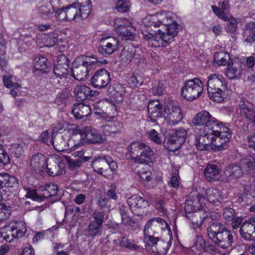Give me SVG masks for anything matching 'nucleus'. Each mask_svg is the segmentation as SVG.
Masks as SVG:
<instances>
[{
    "label": "nucleus",
    "mask_w": 255,
    "mask_h": 255,
    "mask_svg": "<svg viewBox=\"0 0 255 255\" xmlns=\"http://www.w3.org/2000/svg\"><path fill=\"white\" fill-rule=\"evenodd\" d=\"M13 230V237L14 239H19L23 236L26 231L25 223L22 221L17 222L11 224Z\"/></svg>",
    "instance_id": "39"
},
{
    "label": "nucleus",
    "mask_w": 255,
    "mask_h": 255,
    "mask_svg": "<svg viewBox=\"0 0 255 255\" xmlns=\"http://www.w3.org/2000/svg\"><path fill=\"white\" fill-rule=\"evenodd\" d=\"M192 249L193 251L197 250L199 252H201L204 250L206 251L207 249L205 247L204 240L201 237L198 238L196 242L192 247Z\"/></svg>",
    "instance_id": "63"
},
{
    "label": "nucleus",
    "mask_w": 255,
    "mask_h": 255,
    "mask_svg": "<svg viewBox=\"0 0 255 255\" xmlns=\"http://www.w3.org/2000/svg\"><path fill=\"white\" fill-rule=\"evenodd\" d=\"M221 8L215 5H212L211 8L213 12L221 19L227 21L228 19V16L226 15L225 12L229 10V5L228 1L224 0L221 4Z\"/></svg>",
    "instance_id": "37"
},
{
    "label": "nucleus",
    "mask_w": 255,
    "mask_h": 255,
    "mask_svg": "<svg viewBox=\"0 0 255 255\" xmlns=\"http://www.w3.org/2000/svg\"><path fill=\"white\" fill-rule=\"evenodd\" d=\"M228 23L226 24V29L228 33H234L237 29V22L233 17H228Z\"/></svg>",
    "instance_id": "56"
},
{
    "label": "nucleus",
    "mask_w": 255,
    "mask_h": 255,
    "mask_svg": "<svg viewBox=\"0 0 255 255\" xmlns=\"http://www.w3.org/2000/svg\"><path fill=\"white\" fill-rule=\"evenodd\" d=\"M148 117L152 122L156 121L158 118L162 116V106L159 101H151L148 106Z\"/></svg>",
    "instance_id": "29"
},
{
    "label": "nucleus",
    "mask_w": 255,
    "mask_h": 255,
    "mask_svg": "<svg viewBox=\"0 0 255 255\" xmlns=\"http://www.w3.org/2000/svg\"><path fill=\"white\" fill-rule=\"evenodd\" d=\"M119 242V245L122 247L131 250H136L139 247L134 243V241L131 239H129L127 237H123L120 240L118 241L114 240V242Z\"/></svg>",
    "instance_id": "45"
},
{
    "label": "nucleus",
    "mask_w": 255,
    "mask_h": 255,
    "mask_svg": "<svg viewBox=\"0 0 255 255\" xmlns=\"http://www.w3.org/2000/svg\"><path fill=\"white\" fill-rule=\"evenodd\" d=\"M208 237L216 245L223 249L232 246L234 237L231 231L219 222L212 223L207 228Z\"/></svg>",
    "instance_id": "3"
},
{
    "label": "nucleus",
    "mask_w": 255,
    "mask_h": 255,
    "mask_svg": "<svg viewBox=\"0 0 255 255\" xmlns=\"http://www.w3.org/2000/svg\"><path fill=\"white\" fill-rule=\"evenodd\" d=\"M243 166L241 164H231L226 166L223 174V180L225 182H234L242 177Z\"/></svg>",
    "instance_id": "17"
},
{
    "label": "nucleus",
    "mask_w": 255,
    "mask_h": 255,
    "mask_svg": "<svg viewBox=\"0 0 255 255\" xmlns=\"http://www.w3.org/2000/svg\"><path fill=\"white\" fill-rule=\"evenodd\" d=\"M25 196L28 198H30L34 201H42L41 192L39 191V193L38 194L35 190L28 189Z\"/></svg>",
    "instance_id": "62"
},
{
    "label": "nucleus",
    "mask_w": 255,
    "mask_h": 255,
    "mask_svg": "<svg viewBox=\"0 0 255 255\" xmlns=\"http://www.w3.org/2000/svg\"><path fill=\"white\" fill-rule=\"evenodd\" d=\"M111 80L110 73L101 69L97 71L91 79V84L97 88L101 89L107 87Z\"/></svg>",
    "instance_id": "20"
},
{
    "label": "nucleus",
    "mask_w": 255,
    "mask_h": 255,
    "mask_svg": "<svg viewBox=\"0 0 255 255\" xmlns=\"http://www.w3.org/2000/svg\"><path fill=\"white\" fill-rule=\"evenodd\" d=\"M122 128V124L117 121L110 122L103 126V131L105 134L120 133Z\"/></svg>",
    "instance_id": "42"
},
{
    "label": "nucleus",
    "mask_w": 255,
    "mask_h": 255,
    "mask_svg": "<svg viewBox=\"0 0 255 255\" xmlns=\"http://www.w3.org/2000/svg\"><path fill=\"white\" fill-rule=\"evenodd\" d=\"M135 52V48L131 44L126 46L121 52L120 56L121 61L125 64L129 63L134 58Z\"/></svg>",
    "instance_id": "35"
},
{
    "label": "nucleus",
    "mask_w": 255,
    "mask_h": 255,
    "mask_svg": "<svg viewBox=\"0 0 255 255\" xmlns=\"http://www.w3.org/2000/svg\"><path fill=\"white\" fill-rule=\"evenodd\" d=\"M238 110L242 117L250 121L255 119V107L244 97L241 98Z\"/></svg>",
    "instance_id": "21"
},
{
    "label": "nucleus",
    "mask_w": 255,
    "mask_h": 255,
    "mask_svg": "<svg viewBox=\"0 0 255 255\" xmlns=\"http://www.w3.org/2000/svg\"><path fill=\"white\" fill-rule=\"evenodd\" d=\"M80 145L79 144H75L74 146H71L69 152L75 151V152H73V155L75 157L78 156L79 157H81V160H82V163L89 161L91 158L90 156H83V157H82L84 155V153L82 149L77 150L76 151V150L78 149Z\"/></svg>",
    "instance_id": "51"
},
{
    "label": "nucleus",
    "mask_w": 255,
    "mask_h": 255,
    "mask_svg": "<svg viewBox=\"0 0 255 255\" xmlns=\"http://www.w3.org/2000/svg\"><path fill=\"white\" fill-rule=\"evenodd\" d=\"M187 132L184 128H180L177 129L166 138L164 146L170 151H174L179 149L184 143L186 139Z\"/></svg>",
    "instance_id": "10"
},
{
    "label": "nucleus",
    "mask_w": 255,
    "mask_h": 255,
    "mask_svg": "<svg viewBox=\"0 0 255 255\" xmlns=\"http://www.w3.org/2000/svg\"><path fill=\"white\" fill-rule=\"evenodd\" d=\"M241 164L245 171L255 177V154L248 155L241 159Z\"/></svg>",
    "instance_id": "33"
},
{
    "label": "nucleus",
    "mask_w": 255,
    "mask_h": 255,
    "mask_svg": "<svg viewBox=\"0 0 255 255\" xmlns=\"http://www.w3.org/2000/svg\"><path fill=\"white\" fill-rule=\"evenodd\" d=\"M223 216L226 222H231L235 217V212L232 208L226 207L223 210Z\"/></svg>",
    "instance_id": "57"
},
{
    "label": "nucleus",
    "mask_w": 255,
    "mask_h": 255,
    "mask_svg": "<svg viewBox=\"0 0 255 255\" xmlns=\"http://www.w3.org/2000/svg\"><path fill=\"white\" fill-rule=\"evenodd\" d=\"M108 91L117 104H119L123 101V96L125 93V88L122 84L120 83L113 84L109 87Z\"/></svg>",
    "instance_id": "31"
},
{
    "label": "nucleus",
    "mask_w": 255,
    "mask_h": 255,
    "mask_svg": "<svg viewBox=\"0 0 255 255\" xmlns=\"http://www.w3.org/2000/svg\"><path fill=\"white\" fill-rule=\"evenodd\" d=\"M11 208L8 203L0 200V222L6 220L11 214Z\"/></svg>",
    "instance_id": "44"
},
{
    "label": "nucleus",
    "mask_w": 255,
    "mask_h": 255,
    "mask_svg": "<svg viewBox=\"0 0 255 255\" xmlns=\"http://www.w3.org/2000/svg\"><path fill=\"white\" fill-rule=\"evenodd\" d=\"M198 203L199 202L197 201V198L194 200L193 202L187 201L185 203L184 210L185 212L186 215V217L189 219H190L191 216H190L191 214H192L194 212H195L196 210L198 209L199 208H201L200 205L199 206H196L195 204ZM202 207H203L202 206Z\"/></svg>",
    "instance_id": "48"
},
{
    "label": "nucleus",
    "mask_w": 255,
    "mask_h": 255,
    "mask_svg": "<svg viewBox=\"0 0 255 255\" xmlns=\"http://www.w3.org/2000/svg\"><path fill=\"white\" fill-rule=\"evenodd\" d=\"M91 0H87L85 3L73 2L60 8H57L56 18L60 20L80 22L86 19L92 10Z\"/></svg>",
    "instance_id": "2"
},
{
    "label": "nucleus",
    "mask_w": 255,
    "mask_h": 255,
    "mask_svg": "<svg viewBox=\"0 0 255 255\" xmlns=\"http://www.w3.org/2000/svg\"><path fill=\"white\" fill-rule=\"evenodd\" d=\"M210 214V212L204 213L202 210H200L196 214H192L191 220L194 228H197L201 227L204 221L208 219Z\"/></svg>",
    "instance_id": "38"
},
{
    "label": "nucleus",
    "mask_w": 255,
    "mask_h": 255,
    "mask_svg": "<svg viewBox=\"0 0 255 255\" xmlns=\"http://www.w3.org/2000/svg\"><path fill=\"white\" fill-rule=\"evenodd\" d=\"M149 139L154 143L161 144L162 143V139L160 134L155 129L150 130L148 133Z\"/></svg>",
    "instance_id": "60"
},
{
    "label": "nucleus",
    "mask_w": 255,
    "mask_h": 255,
    "mask_svg": "<svg viewBox=\"0 0 255 255\" xmlns=\"http://www.w3.org/2000/svg\"><path fill=\"white\" fill-rule=\"evenodd\" d=\"M130 156H135V162L148 164L154 159V152L150 147L145 143L136 141L132 142L128 147Z\"/></svg>",
    "instance_id": "6"
},
{
    "label": "nucleus",
    "mask_w": 255,
    "mask_h": 255,
    "mask_svg": "<svg viewBox=\"0 0 255 255\" xmlns=\"http://www.w3.org/2000/svg\"><path fill=\"white\" fill-rule=\"evenodd\" d=\"M164 116L168 124L170 126L178 124L183 118L181 109L178 106H173L169 104L164 110Z\"/></svg>",
    "instance_id": "15"
},
{
    "label": "nucleus",
    "mask_w": 255,
    "mask_h": 255,
    "mask_svg": "<svg viewBox=\"0 0 255 255\" xmlns=\"http://www.w3.org/2000/svg\"><path fill=\"white\" fill-rule=\"evenodd\" d=\"M143 82V79L139 75L133 74L128 80V84L131 88L138 87Z\"/></svg>",
    "instance_id": "54"
},
{
    "label": "nucleus",
    "mask_w": 255,
    "mask_h": 255,
    "mask_svg": "<svg viewBox=\"0 0 255 255\" xmlns=\"http://www.w3.org/2000/svg\"><path fill=\"white\" fill-rule=\"evenodd\" d=\"M95 60H91L89 58L85 61H83L82 64L76 65L74 63L72 68V76L76 80L82 81L87 77L89 71L94 68L96 64L99 63L102 64H107L108 61L106 59L100 61L96 58H92Z\"/></svg>",
    "instance_id": "9"
},
{
    "label": "nucleus",
    "mask_w": 255,
    "mask_h": 255,
    "mask_svg": "<svg viewBox=\"0 0 255 255\" xmlns=\"http://www.w3.org/2000/svg\"><path fill=\"white\" fill-rule=\"evenodd\" d=\"M192 122L195 126H208L211 128L215 126H218L219 128H228L205 110L198 113L194 117Z\"/></svg>",
    "instance_id": "11"
},
{
    "label": "nucleus",
    "mask_w": 255,
    "mask_h": 255,
    "mask_svg": "<svg viewBox=\"0 0 255 255\" xmlns=\"http://www.w3.org/2000/svg\"><path fill=\"white\" fill-rule=\"evenodd\" d=\"M114 27L117 33L126 39H131L133 38L132 28L130 23L127 20L117 19L114 23Z\"/></svg>",
    "instance_id": "22"
},
{
    "label": "nucleus",
    "mask_w": 255,
    "mask_h": 255,
    "mask_svg": "<svg viewBox=\"0 0 255 255\" xmlns=\"http://www.w3.org/2000/svg\"><path fill=\"white\" fill-rule=\"evenodd\" d=\"M50 143H52L54 148L58 151H63L67 149L69 146V143H67V140L64 138L63 136H58L56 139L53 137L50 139Z\"/></svg>",
    "instance_id": "40"
},
{
    "label": "nucleus",
    "mask_w": 255,
    "mask_h": 255,
    "mask_svg": "<svg viewBox=\"0 0 255 255\" xmlns=\"http://www.w3.org/2000/svg\"><path fill=\"white\" fill-rule=\"evenodd\" d=\"M69 68V60L64 54L57 57L56 63L54 64L53 73L56 77L60 79H66L68 75Z\"/></svg>",
    "instance_id": "19"
},
{
    "label": "nucleus",
    "mask_w": 255,
    "mask_h": 255,
    "mask_svg": "<svg viewBox=\"0 0 255 255\" xmlns=\"http://www.w3.org/2000/svg\"><path fill=\"white\" fill-rule=\"evenodd\" d=\"M82 136L86 141L91 143H102L105 138L91 127H87L82 133Z\"/></svg>",
    "instance_id": "26"
},
{
    "label": "nucleus",
    "mask_w": 255,
    "mask_h": 255,
    "mask_svg": "<svg viewBox=\"0 0 255 255\" xmlns=\"http://www.w3.org/2000/svg\"><path fill=\"white\" fill-rule=\"evenodd\" d=\"M127 202L132 213L137 216L142 215L144 209L148 205L146 200L137 195L128 198Z\"/></svg>",
    "instance_id": "18"
},
{
    "label": "nucleus",
    "mask_w": 255,
    "mask_h": 255,
    "mask_svg": "<svg viewBox=\"0 0 255 255\" xmlns=\"http://www.w3.org/2000/svg\"><path fill=\"white\" fill-rule=\"evenodd\" d=\"M203 83L197 78L185 82L181 94L183 98L188 101H193L199 98L203 93Z\"/></svg>",
    "instance_id": "8"
},
{
    "label": "nucleus",
    "mask_w": 255,
    "mask_h": 255,
    "mask_svg": "<svg viewBox=\"0 0 255 255\" xmlns=\"http://www.w3.org/2000/svg\"><path fill=\"white\" fill-rule=\"evenodd\" d=\"M58 190V186L55 184H49L40 187L39 191L41 193L42 201L44 199H50V201L54 203L57 200V193Z\"/></svg>",
    "instance_id": "25"
},
{
    "label": "nucleus",
    "mask_w": 255,
    "mask_h": 255,
    "mask_svg": "<svg viewBox=\"0 0 255 255\" xmlns=\"http://www.w3.org/2000/svg\"><path fill=\"white\" fill-rule=\"evenodd\" d=\"M222 194L220 191L216 188H209L203 190L201 193L197 195V201L200 204V207L205 204V201L216 206L219 205L222 200Z\"/></svg>",
    "instance_id": "12"
},
{
    "label": "nucleus",
    "mask_w": 255,
    "mask_h": 255,
    "mask_svg": "<svg viewBox=\"0 0 255 255\" xmlns=\"http://www.w3.org/2000/svg\"><path fill=\"white\" fill-rule=\"evenodd\" d=\"M46 159L41 153L33 155L30 161V166L33 172L37 173L45 170Z\"/></svg>",
    "instance_id": "28"
},
{
    "label": "nucleus",
    "mask_w": 255,
    "mask_h": 255,
    "mask_svg": "<svg viewBox=\"0 0 255 255\" xmlns=\"http://www.w3.org/2000/svg\"><path fill=\"white\" fill-rule=\"evenodd\" d=\"M91 112L90 106L82 103L75 104L72 113L75 118L81 119L89 116Z\"/></svg>",
    "instance_id": "32"
},
{
    "label": "nucleus",
    "mask_w": 255,
    "mask_h": 255,
    "mask_svg": "<svg viewBox=\"0 0 255 255\" xmlns=\"http://www.w3.org/2000/svg\"><path fill=\"white\" fill-rule=\"evenodd\" d=\"M243 36L246 42L251 43L255 41V22L246 24L243 29Z\"/></svg>",
    "instance_id": "34"
},
{
    "label": "nucleus",
    "mask_w": 255,
    "mask_h": 255,
    "mask_svg": "<svg viewBox=\"0 0 255 255\" xmlns=\"http://www.w3.org/2000/svg\"><path fill=\"white\" fill-rule=\"evenodd\" d=\"M149 244L152 247V252L159 255L166 254L169 245L168 243L160 240L159 238H151L149 241Z\"/></svg>",
    "instance_id": "24"
},
{
    "label": "nucleus",
    "mask_w": 255,
    "mask_h": 255,
    "mask_svg": "<svg viewBox=\"0 0 255 255\" xmlns=\"http://www.w3.org/2000/svg\"><path fill=\"white\" fill-rule=\"evenodd\" d=\"M104 212L102 210H96L92 215L93 220L91 221L102 226L104 222Z\"/></svg>",
    "instance_id": "53"
},
{
    "label": "nucleus",
    "mask_w": 255,
    "mask_h": 255,
    "mask_svg": "<svg viewBox=\"0 0 255 255\" xmlns=\"http://www.w3.org/2000/svg\"><path fill=\"white\" fill-rule=\"evenodd\" d=\"M204 173L208 180L217 181L220 177L221 174L218 166L213 164H208L204 170Z\"/></svg>",
    "instance_id": "36"
},
{
    "label": "nucleus",
    "mask_w": 255,
    "mask_h": 255,
    "mask_svg": "<svg viewBox=\"0 0 255 255\" xmlns=\"http://www.w3.org/2000/svg\"><path fill=\"white\" fill-rule=\"evenodd\" d=\"M240 234L245 240H255V226L253 218L245 221L240 226Z\"/></svg>",
    "instance_id": "23"
},
{
    "label": "nucleus",
    "mask_w": 255,
    "mask_h": 255,
    "mask_svg": "<svg viewBox=\"0 0 255 255\" xmlns=\"http://www.w3.org/2000/svg\"><path fill=\"white\" fill-rule=\"evenodd\" d=\"M95 93L85 85H78L74 90V96L79 101H83L90 99Z\"/></svg>",
    "instance_id": "27"
},
{
    "label": "nucleus",
    "mask_w": 255,
    "mask_h": 255,
    "mask_svg": "<svg viewBox=\"0 0 255 255\" xmlns=\"http://www.w3.org/2000/svg\"><path fill=\"white\" fill-rule=\"evenodd\" d=\"M138 174L144 184L149 188L153 187L149 183V182H152L153 181V175L149 170H145L144 169H142L138 171Z\"/></svg>",
    "instance_id": "46"
},
{
    "label": "nucleus",
    "mask_w": 255,
    "mask_h": 255,
    "mask_svg": "<svg viewBox=\"0 0 255 255\" xmlns=\"http://www.w3.org/2000/svg\"><path fill=\"white\" fill-rule=\"evenodd\" d=\"M164 31L158 29L155 33H149L145 36V38L149 40V44L155 47H166L173 41L174 37L178 33V25L173 22L165 26Z\"/></svg>",
    "instance_id": "4"
},
{
    "label": "nucleus",
    "mask_w": 255,
    "mask_h": 255,
    "mask_svg": "<svg viewBox=\"0 0 255 255\" xmlns=\"http://www.w3.org/2000/svg\"><path fill=\"white\" fill-rule=\"evenodd\" d=\"M231 137V133L228 128L215 126L211 128L206 126L196 135L194 144L201 151L208 150L211 144L216 150L222 151L229 148Z\"/></svg>",
    "instance_id": "1"
},
{
    "label": "nucleus",
    "mask_w": 255,
    "mask_h": 255,
    "mask_svg": "<svg viewBox=\"0 0 255 255\" xmlns=\"http://www.w3.org/2000/svg\"><path fill=\"white\" fill-rule=\"evenodd\" d=\"M50 165L51 166V167H48V164L47 162L46 163V165L45 166V170L46 171L47 173L50 176H55L58 174V171L57 169V166H58V164L56 161H52L50 162Z\"/></svg>",
    "instance_id": "61"
},
{
    "label": "nucleus",
    "mask_w": 255,
    "mask_h": 255,
    "mask_svg": "<svg viewBox=\"0 0 255 255\" xmlns=\"http://www.w3.org/2000/svg\"><path fill=\"white\" fill-rule=\"evenodd\" d=\"M18 183L17 179L6 173H0V200L2 199L1 190L3 188L17 187Z\"/></svg>",
    "instance_id": "30"
},
{
    "label": "nucleus",
    "mask_w": 255,
    "mask_h": 255,
    "mask_svg": "<svg viewBox=\"0 0 255 255\" xmlns=\"http://www.w3.org/2000/svg\"><path fill=\"white\" fill-rule=\"evenodd\" d=\"M240 71L233 64H230L227 67L226 75L230 79L238 78L240 76Z\"/></svg>",
    "instance_id": "52"
},
{
    "label": "nucleus",
    "mask_w": 255,
    "mask_h": 255,
    "mask_svg": "<svg viewBox=\"0 0 255 255\" xmlns=\"http://www.w3.org/2000/svg\"><path fill=\"white\" fill-rule=\"evenodd\" d=\"M9 150L11 155L15 158H20L24 152L21 145L18 143L12 144Z\"/></svg>",
    "instance_id": "50"
},
{
    "label": "nucleus",
    "mask_w": 255,
    "mask_h": 255,
    "mask_svg": "<svg viewBox=\"0 0 255 255\" xmlns=\"http://www.w3.org/2000/svg\"><path fill=\"white\" fill-rule=\"evenodd\" d=\"M92 165L95 171L107 178L116 172L118 168L117 162L107 155L95 157Z\"/></svg>",
    "instance_id": "7"
},
{
    "label": "nucleus",
    "mask_w": 255,
    "mask_h": 255,
    "mask_svg": "<svg viewBox=\"0 0 255 255\" xmlns=\"http://www.w3.org/2000/svg\"><path fill=\"white\" fill-rule=\"evenodd\" d=\"M207 91L211 99L217 103L223 101L227 85L223 76L220 74H213L208 76Z\"/></svg>",
    "instance_id": "5"
},
{
    "label": "nucleus",
    "mask_w": 255,
    "mask_h": 255,
    "mask_svg": "<svg viewBox=\"0 0 255 255\" xmlns=\"http://www.w3.org/2000/svg\"><path fill=\"white\" fill-rule=\"evenodd\" d=\"M130 6V4L128 0H119L116 4V7L119 11L124 12L129 10Z\"/></svg>",
    "instance_id": "58"
},
{
    "label": "nucleus",
    "mask_w": 255,
    "mask_h": 255,
    "mask_svg": "<svg viewBox=\"0 0 255 255\" xmlns=\"http://www.w3.org/2000/svg\"><path fill=\"white\" fill-rule=\"evenodd\" d=\"M167 223L161 218H153L149 220L145 224L143 232L145 236L147 237L149 241L151 238H154L153 235L161 231L167 229Z\"/></svg>",
    "instance_id": "13"
},
{
    "label": "nucleus",
    "mask_w": 255,
    "mask_h": 255,
    "mask_svg": "<svg viewBox=\"0 0 255 255\" xmlns=\"http://www.w3.org/2000/svg\"><path fill=\"white\" fill-rule=\"evenodd\" d=\"M60 2V0H40L37 8L38 13L45 19H50L54 13L56 17V8Z\"/></svg>",
    "instance_id": "14"
},
{
    "label": "nucleus",
    "mask_w": 255,
    "mask_h": 255,
    "mask_svg": "<svg viewBox=\"0 0 255 255\" xmlns=\"http://www.w3.org/2000/svg\"><path fill=\"white\" fill-rule=\"evenodd\" d=\"M164 87L163 83L159 82L157 85H154L151 89V92L154 95H161L162 94Z\"/></svg>",
    "instance_id": "64"
},
{
    "label": "nucleus",
    "mask_w": 255,
    "mask_h": 255,
    "mask_svg": "<svg viewBox=\"0 0 255 255\" xmlns=\"http://www.w3.org/2000/svg\"><path fill=\"white\" fill-rule=\"evenodd\" d=\"M12 76L11 75H4L3 76V82L4 85L8 88H20L21 86L16 82H12Z\"/></svg>",
    "instance_id": "55"
},
{
    "label": "nucleus",
    "mask_w": 255,
    "mask_h": 255,
    "mask_svg": "<svg viewBox=\"0 0 255 255\" xmlns=\"http://www.w3.org/2000/svg\"><path fill=\"white\" fill-rule=\"evenodd\" d=\"M101 228V225L91 221L88 226V233L91 236H95L100 233Z\"/></svg>",
    "instance_id": "59"
},
{
    "label": "nucleus",
    "mask_w": 255,
    "mask_h": 255,
    "mask_svg": "<svg viewBox=\"0 0 255 255\" xmlns=\"http://www.w3.org/2000/svg\"><path fill=\"white\" fill-rule=\"evenodd\" d=\"M166 19L167 17L165 16V14L162 13H157L156 15L151 17L150 21V26L154 27H159L160 24H163Z\"/></svg>",
    "instance_id": "49"
},
{
    "label": "nucleus",
    "mask_w": 255,
    "mask_h": 255,
    "mask_svg": "<svg viewBox=\"0 0 255 255\" xmlns=\"http://www.w3.org/2000/svg\"><path fill=\"white\" fill-rule=\"evenodd\" d=\"M13 230L11 224L7 226H5L0 229V233L1 236L7 242H11L14 239L13 237Z\"/></svg>",
    "instance_id": "47"
},
{
    "label": "nucleus",
    "mask_w": 255,
    "mask_h": 255,
    "mask_svg": "<svg viewBox=\"0 0 255 255\" xmlns=\"http://www.w3.org/2000/svg\"><path fill=\"white\" fill-rule=\"evenodd\" d=\"M230 56L228 53L219 51L216 52L214 56V60L219 66L226 65L229 63Z\"/></svg>",
    "instance_id": "43"
},
{
    "label": "nucleus",
    "mask_w": 255,
    "mask_h": 255,
    "mask_svg": "<svg viewBox=\"0 0 255 255\" xmlns=\"http://www.w3.org/2000/svg\"><path fill=\"white\" fill-rule=\"evenodd\" d=\"M119 41L114 37H106L100 40L97 51L102 55H111L119 48Z\"/></svg>",
    "instance_id": "16"
},
{
    "label": "nucleus",
    "mask_w": 255,
    "mask_h": 255,
    "mask_svg": "<svg viewBox=\"0 0 255 255\" xmlns=\"http://www.w3.org/2000/svg\"><path fill=\"white\" fill-rule=\"evenodd\" d=\"M47 59L43 56H36L33 61L34 68L37 71H41L42 73L46 72L48 69Z\"/></svg>",
    "instance_id": "41"
}]
</instances>
